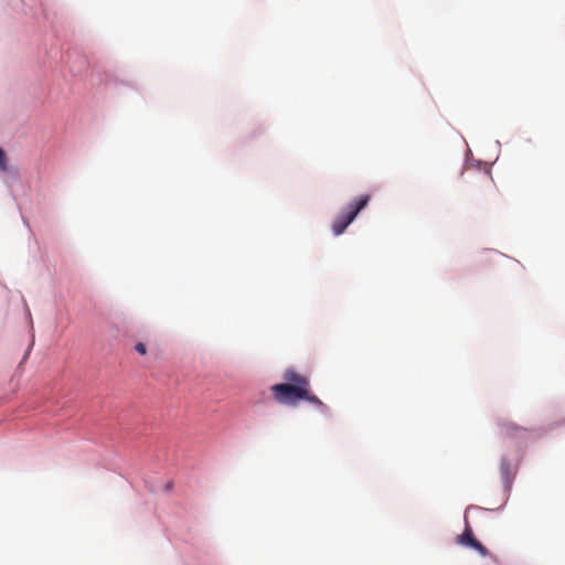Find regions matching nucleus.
Instances as JSON below:
<instances>
[{
	"label": "nucleus",
	"instance_id": "nucleus-1",
	"mask_svg": "<svg viewBox=\"0 0 565 565\" xmlns=\"http://www.w3.org/2000/svg\"><path fill=\"white\" fill-rule=\"evenodd\" d=\"M270 391L274 399L280 404L295 406L299 401H307L322 411L328 409L327 405L318 396L312 394L311 390H305L287 383H279L273 385Z\"/></svg>",
	"mask_w": 565,
	"mask_h": 565
},
{
	"label": "nucleus",
	"instance_id": "nucleus-7",
	"mask_svg": "<svg viewBox=\"0 0 565 565\" xmlns=\"http://www.w3.org/2000/svg\"><path fill=\"white\" fill-rule=\"evenodd\" d=\"M135 350L140 353L141 355H145L147 353L146 345L142 342H139L135 345Z\"/></svg>",
	"mask_w": 565,
	"mask_h": 565
},
{
	"label": "nucleus",
	"instance_id": "nucleus-6",
	"mask_svg": "<svg viewBox=\"0 0 565 565\" xmlns=\"http://www.w3.org/2000/svg\"><path fill=\"white\" fill-rule=\"evenodd\" d=\"M0 170L6 171L7 170V157L4 151L0 148Z\"/></svg>",
	"mask_w": 565,
	"mask_h": 565
},
{
	"label": "nucleus",
	"instance_id": "nucleus-8",
	"mask_svg": "<svg viewBox=\"0 0 565 565\" xmlns=\"http://www.w3.org/2000/svg\"><path fill=\"white\" fill-rule=\"evenodd\" d=\"M483 183L488 188H491L492 186V182L491 180H489L487 177H483Z\"/></svg>",
	"mask_w": 565,
	"mask_h": 565
},
{
	"label": "nucleus",
	"instance_id": "nucleus-3",
	"mask_svg": "<svg viewBox=\"0 0 565 565\" xmlns=\"http://www.w3.org/2000/svg\"><path fill=\"white\" fill-rule=\"evenodd\" d=\"M457 542L461 545L476 550L483 557L489 555L488 548L475 539L472 529L467 520L465 531L458 536Z\"/></svg>",
	"mask_w": 565,
	"mask_h": 565
},
{
	"label": "nucleus",
	"instance_id": "nucleus-5",
	"mask_svg": "<svg viewBox=\"0 0 565 565\" xmlns=\"http://www.w3.org/2000/svg\"><path fill=\"white\" fill-rule=\"evenodd\" d=\"M500 470H501L502 477L504 479V483L507 486L510 484L515 475V469L511 470L509 462L503 461Z\"/></svg>",
	"mask_w": 565,
	"mask_h": 565
},
{
	"label": "nucleus",
	"instance_id": "nucleus-4",
	"mask_svg": "<svg viewBox=\"0 0 565 565\" xmlns=\"http://www.w3.org/2000/svg\"><path fill=\"white\" fill-rule=\"evenodd\" d=\"M282 379L287 384L299 386L305 390H311L309 377L292 369L286 370L282 374Z\"/></svg>",
	"mask_w": 565,
	"mask_h": 565
},
{
	"label": "nucleus",
	"instance_id": "nucleus-2",
	"mask_svg": "<svg viewBox=\"0 0 565 565\" xmlns=\"http://www.w3.org/2000/svg\"><path fill=\"white\" fill-rule=\"evenodd\" d=\"M370 195L364 194L354 199L350 202L341 213L337 215L332 223V232L334 235H341L344 233L347 227L354 221L356 215L362 211L369 203Z\"/></svg>",
	"mask_w": 565,
	"mask_h": 565
}]
</instances>
